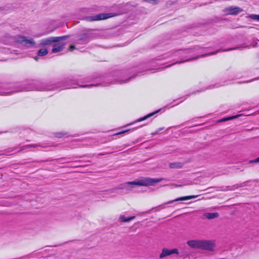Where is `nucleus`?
<instances>
[{
    "label": "nucleus",
    "instance_id": "25",
    "mask_svg": "<svg viewBox=\"0 0 259 259\" xmlns=\"http://www.w3.org/2000/svg\"><path fill=\"white\" fill-rule=\"evenodd\" d=\"M75 49V46L71 45V46H70V48H69L70 51H72Z\"/></svg>",
    "mask_w": 259,
    "mask_h": 259
},
{
    "label": "nucleus",
    "instance_id": "22",
    "mask_svg": "<svg viewBox=\"0 0 259 259\" xmlns=\"http://www.w3.org/2000/svg\"><path fill=\"white\" fill-rule=\"evenodd\" d=\"M238 116H239V115L231 116V117H230L229 118H224V119H222L221 121H227V120H228L233 119L237 118Z\"/></svg>",
    "mask_w": 259,
    "mask_h": 259
},
{
    "label": "nucleus",
    "instance_id": "12",
    "mask_svg": "<svg viewBox=\"0 0 259 259\" xmlns=\"http://www.w3.org/2000/svg\"><path fill=\"white\" fill-rule=\"evenodd\" d=\"M174 253H178V250L177 249H168L166 248L163 249L162 252L160 254V258H163L167 255H169L170 254Z\"/></svg>",
    "mask_w": 259,
    "mask_h": 259
},
{
    "label": "nucleus",
    "instance_id": "31",
    "mask_svg": "<svg viewBox=\"0 0 259 259\" xmlns=\"http://www.w3.org/2000/svg\"><path fill=\"white\" fill-rule=\"evenodd\" d=\"M131 78H128L124 81H123V82H126L127 81H129Z\"/></svg>",
    "mask_w": 259,
    "mask_h": 259
},
{
    "label": "nucleus",
    "instance_id": "29",
    "mask_svg": "<svg viewBox=\"0 0 259 259\" xmlns=\"http://www.w3.org/2000/svg\"><path fill=\"white\" fill-rule=\"evenodd\" d=\"M219 52V51H217L216 52H212L211 53H210L209 55H212V54H216L217 52Z\"/></svg>",
    "mask_w": 259,
    "mask_h": 259
},
{
    "label": "nucleus",
    "instance_id": "19",
    "mask_svg": "<svg viewBox=\"0 0 259 259\" xmlns=\"http://www.w3.org/2000/svg\"><path fill=\"white\" fill-rule=\"evenodd\" d=\"M48 53V51L46 48H43L40 49L37 55L38 56H45L47 55Z\"/></svg>",
    "mask_w": 259,
    "mask_h": 259
},
{
    "label": "nucleus",
    "instance_id": "14",
    "mask_svg": "<svg viewBox=\"0 0 259 259\" xmlns=\"http://www.w3.org/2000/svg\"><path fill=\"white\" fill-rule=\"evenodd\" d=\"M200 242L201 240H192L188 241L187 244L191 247L200 248Z\"/></svg>",
    "mask_w": 259,
    "mask_h": 259
},
{
    "label": "nucleus",
    "instance_id": "28",
    "mask_svg": "<svg viewBox=\"0 0 259 259\" xmlns=\"http://www.w3.org/2000/svg\"><path fill=\"white\" fill-rule=\"evenodd\" d=\"M8 94H9V92H1L0 93V95H7Z\"/></svg>",
    "mask_w": 259,
    "mask_h": 259
},
{
    "label": "nucleus",
    "instance_id": "27",
    "mask_svg": "<svg viewBox=\"0 0 259 259\" xmlns=\"http://www.w3.org/2000/svg\"><path fill=\"white\" fill-rule=\"evenodd\" d=\"M163 128H160L157 130V131L155 132V134H158L159 132H160L161 130H162Z\"/></svg>",
    "mask_w": 259,
    "mask_h": 259
},
{
    "label": "nucleus",
    "instance_id": "3",
    "mask_svg": "<svg viewBox=\"0 0 259 259\" xmlns=\"http://www.w3.org/2000/svg\"><path fill=\"white\" fill-rule=\"evenodd\" d=\"M196 48L189 49L186 50H180L174 52L173 56L180 55L183 57L182 59H183L182 61L179 62V63L185 62L189 61H192L196 59L199 57H202L207 55V54L202 55L201 56H193L196 55L195 51Z\"/></svg>",
    "mask_w": 259,
    "mask_h": 259
},
{
    "label": "nucleus",
    "instance_id": "23",
    "mask_svg": "<svg viewBox=\"0 0 259 259\" xmlns=\"http://www.w3.org/2000/svg\"><path fill=\"white\" fill-rule=\"evenodd\" d=\"M254 162H259V157L255 158V159L251 160L249 161V163H254Z\"/></svg>",
    "mask_w": 259,
    "mask_h": 259
},
{
    "label": "nucleus",
    "instance_id": "11",
    "mask_svg": "<svg viewBox=\"0 0 259 259\" xmlns=\"http://www.w3.org/2000/svg\"><path fill=\"white\" fill-rule=\"evenodd\" d=\"M62 41L54 42V48L52 50V52L56 53L62 51L65 48V44L61 42Z\"/></svg>",
    "mask_w": 259,
    "mask_h": 259
},
{
    "label": "nucleus",
    "instance_id": "2",
    "mask_svg": "<svg viewBox=\"0 0 259 259\" xmlns=\"http://www.w3.org/2000/svg\"><path fill=\"white\" fill-rule=\"evenodd\" d=\"M163 180L162 178H142L140 180L122 183L115 189L106 190L105 192L107 194L114 192L115 189H121L126 192H129L132 191L135 186H154L155 183L160 182Z\"/></svg>",
    "mask_w": 259,
    "mask_h": 259
},
{
    "label": "nucleus",
    "instance_id": "13",
    "mask_svg": "<svg viewBox=\"0 0 259 259\" xmlns=\"http://www.w3.org/2000/svg\"><path fill=\"white\" fill-rule=\"evenodd\" d=\"M197 195H191V196H184V197H181L179 198H178L175 200H170L167 202H166V204L171 203L174 201H183V200H189L192 198H195L197 197Z\"/></svg>",
    "mask_w": 259,
    "mask_h": 259
},
{
    "label": "nucleus",
    "instance_id": "1",
    "mask_svg": "<svg viewBox=\"0 0 259 259\" xmlns=\"http://www.w3.org/2000/svg\"><path fill=\"white\" fill-rule=\"evenodd\" d=\"M73 84H66L64 82H58L55 83H46L40 82L36 80H33L28 82V87H23L20 90H18L15 92H19L23 91L29 90H37V91H53L57 89H64L68 88L69 87H72Z\"/></svg>",
    "mask_w": 259,
    "mask_h": 259
},
{
    "label": "nucleus",
    "instance_id": "24",
    "mask_svg": "<svg viewBox=\"0 0 259 259\" xmlns=\"http://www.w3.org/2000/svg\"><path fill=\"white\" fill-rule=\"evenodd\" d=\"M145 1L150 3L156 4L157 3L158 0H145Z\"/></svg>",
    "mask_w": 259,
    "mask_h": 259
},
{
    "label": "nucleus",
    "instance_id": "6",
    "mask_svg": "<svg viewBox=\"0 0 259 259\" xmlns=\"http://www.w3.org/2000/svg\"><path fill=\"white\" fill-rule=\"evenodd\" d=\"M94 36L95 34L91 32H84L79 35L76 42L78 44H86Z\"/></svg>",
    "mask_w": 259,
    "mask_h": 259
},
{
    "label": "nucleus",
    "instance_id": "4",
    "mask_svg": "<svg viewBox=\"0 0 259 259\" xmlns=\"http://www.w3.org/2000/svg\"><path fill=\"white\" fill-rule=\"evenodd\" d=\"M68 37L69 36L65 35L59 37L52 36L43 38L40 40L39 46L43 47L45 46L51 45L54 42H57L60 41L64 40Z\"/></svg>",
    "mask_w": 259,
    "mask_h": 259
},
{
    "label": "nucleus",
    "instance_id": "30",
    "mask_svg": "<svg viewBox=\"0 0 259 259\" xmlns=\"http://www.w3.org/2000/svg\"><path fill=\"white\" fill-rule=\"evenodd\" d=\"M236 48H230L229 49H227L226 50V51H230V50H234V49H236Z\"/></svg>",
    "mask_w": 259,
    "mask_h": 259
},
{
    "label": "nucleus",
    "instance_id": "21",
    "mask_svg": "<svg viewBox=\"0 0 259 259\" xmlns=\"http://www.w3.org/2000/svg\"><path fill=\"white\" fill-rule=\"evenodd\" d=\"M250 18L259 21V15L252 14L250 16Z\"/></svg>",
    "mask_w": 259,
    "mask_h": 259
},
{
    "label": "nucleus",
    "instance_id": "35",
    "mask_svg": "<svg viewBox=\"0 0 259 259\" xmlns=\"http://www.w3.org/2000/svg\"><path fill=\"white\" fill-rule=\"evenodd\" d=\"M243 48V47H238V48H237V49H239V48Z\"/></svg>",
    "mask_w": 259,
    "mask_h": 259
},
{
    "label": "nucleus",
    "instance_id": "15",
    "mask_svg": "<svg viewBox=\"0 0 259 259\" xmlns=\"http://www.w3.org/2000/svg\"><path fill=\"white\" fill-rule=\"evenodd\" d=\"M203 216L205 218H206L208 220H211L218 217L219 213L218 212H206L204 213Z\"/></svg>",
    "mask_w": 259,
    "mask_h": 259
},
{
    "label": "nucleus",
    "instance_id": "36",
    "mask_svg": "<svg viewBox=\"0 0 259 259\" xmlns=\"http://www.w3.org/2000/svg\"><path fill=\"white\" fill-rule=\"evenodd\" d=\"M35 60H36V61H37V59H38L37 57H36V58H35Z\"/></svg>",
    "mask_w": 259,
    "mask_h": 259
},
{
    "label": "nucleus",
    "instance_id": "20",
    "mask_svg": "<svg viewBox=\"0 0 259 259\" xmlns=\"http://www.w3.org/2000/svg\"><path fill=\"white\" fill-rule=\"evenodd\" d=\"M67 135V134L66 133L63 132L56 133L55 134V137L57 138H61L66 136Z\"/></svg>",
    "mask_w": 259,
    "mask_h": 259
},
{
    "label": "nucleus",
    "instance_id": "9",
    "mask_svg": "<svg viewBox=\"0 0 259 259\" xmlns=\"http://www.w3.org/2000/svg\"><path fill=\"white\" fill-rule=\"evenodd\" d=\"M243 10L238 7H229L224 9V12L226 15H236L240 12H242Z\"/></svg>",
    "mask_w": 259,
    "mask_h": 259
},
{
    "label": "nucleus",
    "instance_id": "16",
    "mask_svg": "<svg viewBox=\"0 0 259 259\" xmlns=\"http://www.w3.org/2000/svg\"><path fill=\"white\" fill-rule=\"evenodd\" d=\"M135 216H132L131 217L126 218L124 215H120L119 217V220L120 222H128L135 219Z\"/></svg>",
    "mask_w": 259,
    "mask_h": 259
},
{
    "label": "nucleus",
    "instance_id": "17",
    "mask_svg": "<svg viewBox=\"0 0 259 259\" xmlns=\"http://www.w3.org/2000/svg\"><path fill=\"white\" fill-rule=\"evenodd\" d=\"M159 111H160V110H157V111H156L155 112H153L152 113L148 114V115H147L146 116H144V117H141V118L138 119L136 120V122H140V121H143V120H145L149 118L150 117H152V116H153L154 115H155L157 113H158Z\"/></svg>",
    "mask_w": 259,
    "mask_h": 259
},
{
    "label": "nucleus",
    "instance_id": "8",
    "mask_svg": "<svg viewBox=\"0 0 259 259\" xmlns=\"http://www.w3.org/2000/svg\"><path fill=\"white\" fill-rule=\"evenodd\" d=\"M38 147H43L41 146L40 145H38V144L27 145L23 146L22 148H21V149L19 150H18L17 152H14V150H15V149L10 148L8 150L5 151V152L4 153H3L2 154H5V155H8L11 154H10V152H13V153L14 154L17 152H20L21 151L25 150L28 148H38Z\"/></svg>",
    "mask_w": 259,
    "mask_h": 259
},
{
    "label": "nucleus",
    "instance_id": "10",
    "mask_svg": "<svg viewBox=\"0 0 259 259\" xmlns=\"http://www.w3.org/2000/svg\"><path fill=\"white\" fill-rule=\"evenodd\" d=\"M214 247L213 243L207 240H201L200 248L207 250H212Z\"/></svg>",
    "mask_w": 259,
    "mask_h": 259
},
{
    "label": "nucleus",
    "instance_id": "34",
    "mask_svg": "<svg viewBox=\"0 0 259 259\" xmlns=\"http://www.w3.org/2000/svg\"><path fill=\"white\" fill-rule=\"evenodd\" d=\"M182 185H175L176 187H181L182 186Z\"/></svg>",
    "mask_w": 259,
    "mask_h": 259
},
{
    "label": "nucleus",
    "instance_id": "32",
    "mask_svg": "<svg viewBox=\"0 0 259 259\" xmlns=\"http://www.w3.org/2000/svg\"><path fill=\"white\" fill-rule=\"evenodd\" d=\"M126 132V131H123V132H120V133H118L117 134L118 135V134H123V133H125Z\"/></svg>",
    "mask_w": 259,
    "mask_h": 259
},
{
    "label": "nucleus",
    "instance_id": "18",
    "mask_svg": "<svg viewBox=\"0 0 259 259\" xmlns=\"http://www.w3.org/2000/svg\"><path fill=\"white\" fill-rule=\"evenodd\" d=\"M183 164L181 162H173L169 164V167L171 168H181L183 167Z\"/></svg>",
    "mask_w": 259,
    "mask_h": 259
},
{
    "label": "nucleus",
    "instance_id": "7",
    "mask_svg": "<svg viewBox=\"0 0 259 259\" xmlns=\"http://www.w3.org/2000/svg\"><path fill=\"white\" fill-rule=\"evenodd\" d=\"M113 15H112L110 13H102V14H99L95 16H87L85 17L83 19L86 20L88 22H92V21H100L102 20H105L107 18H110L112 17Z\"/></svg>",
    "mask_w": 259,
    "mask_h": 259
},
{
    "label": "nucleus",
    "instance_id": "5",
    "mask_svg": "<svg viewBox=\"0 0 259 259\" xmlns=\"http://www.w3.org/2000/svg\"><path fill=\"white\" fill-rule=\"evenodd\" d=\"M15 41L27 48L32 47L35 45V42L32 38H27L26 36L21 35L17 36Z\"/></svg>",
    "mask_w": 259,
    "mask_h": 259
},
{
    "label": "nucleus",
    "instance_id": "26",
    "mask_svg": "<svg viewBox=\"0 0 259 259\" xmlns=\"http://www.w3.org/2000/svg\"><path fill=\"white\" fill-rule=\"evenodd\" d=\"M93 85H94L92 84H90V85H80L79 87H81V88H85V87H91V86H93Z\"/></svg>",
    "mask_w": 259,
    "mask_h": 259
},
{
    "label": "nucleus",
    "instance_id": "33",
    "mask_svg": "<svg viewBox=\"0 0 259 259\" xmlns=\"http://www.w3.org/2000/svg\"><path fill=\"white\" fill-rule=\"evenodd\" d=\"M257 45V42H256L255 45H253V47H255Z\"/></svg>",
    "mask_w": 259,
    "mask_h": 259
}]
</instances>
